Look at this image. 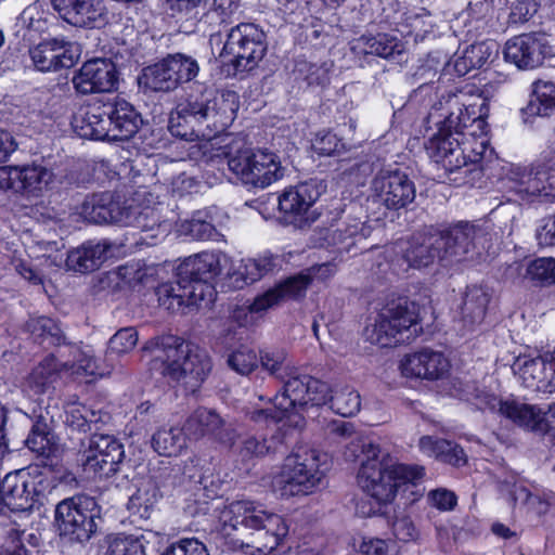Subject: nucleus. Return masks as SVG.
Masks as SVG:
<instances>
[{
  "label": "nucleus",
  "mask_w": 555,
  "mask_h": 555,
  "mask_svg": "<svg viewBox=\"0 0 555 555\" xmlns=\"http://www.w3.org/2000/svg\"><path fill=\"white\" fill-rule=\"evenodd\" d=\"M459 94L442 95L428 114V120L437 126V132L425 143L430 159L440 164L446 172L480 175L478 163L486 150L485 141L473 146L470 139L482 125L475 106L466 105Z\"/></svg>",
  "instance_id": "1"
},
{
  "label": "nucleus",
  "mask_w": 555,
  "mask_h": 555,
  "mask_svg": "<svg viewBox=\"0 0 555 555\" xmlns=\"http://www.w3.org/2000/svg\"><path fill=\"white\" fill-rule=\"evenodd\" d=\"M96 414L86 405L70 403L65 409L64 423L73 430L86 433L91 429V423L96 422Z\"/></svg>",
  "instance_id": "50"
},
{
  "label": "nucleus",
  "mask_w": 555,
  "mask_h": 555,
  "mask_svg": "<svg viewBox=\"0 0 555 555\" xmlns=\"http://www.w3.org/2000/svg\"><path fill=\"white\" fill-rule=\"evenodd\" d=\"M104 555H146L143 535L117 533L105 538Z\"/></svg>",
  "instance_id": "46"
},
{
  "label": "nucleus",
  "mask_w": 555,
  "mask_h": 555,
  "mask_svg": "<svg viewBox=\"0 0 555 555\" xmlns=\"http://www.w3.org/2000/svg\"><path fill=\"white\" fill-rule=\"evenodd\" d=\"M222 517V528L212 535L222 553L271 555L288 533V526L282 516L249 500L231 502Z\"/></svg>",
  "instance_id": "2"
},
{
  "label": "nucleus",
  "mask_w": 555,
  "mask_h": 555,
  "mask_svg": "<svg viewBox=\"0 0 555 555\" xmlns=\"http://www.w3.org/2000/svg\"><path fill=\"white\" fill-rule=\"evenodd\" d=\"M534 181L539 189L537 196H555V163H545L534 166Z\"/></svg>",
  "instance_id": "53"
},
{
  "label": "nucleus",
  "mask_w": 555,
  "mask_h": 555,
  "mask_svg": "<svg viewBox=\"0 0 555 555\" xmlns=\"http://www.w3.org/2000/svg\"><path fill=\"white\" fill-rule=\"evenodd\" d=\"M57 378L56 360L53 357H47L25 377L23 390L33 395H43L53 388Z\"/></svg>",
  "instance_id": "41"
},
{
  "label": "nucleus",
  "mask_w": 555,
  "mask_h": 555,
  "mask_svg": "<svg viewBox=\"0 0 555 555\" xmlns=\"http://www.w3.org/2000/svg\"><path fill=\"white\" fill-rule=\"evenodd\" d=\"M73 83L81 94L111 92L118 85L116 65L108 59L89 60L75 74Z\"/></svg>",
  "instance_id": "27"
},
{
  "label": "nucleus",
  "mask_w": 555,
  "mask_h": 555,
  "mask_svg": "<svg viewBox=\"0 0 555 555\" xmlns=\"http://www.w3.org/2000/svg\"><path fill=\"white\" fill-rule=\"evenodd\" d=\"M421 451L440 462L462 466L466 464L467 457L462 447L457 443L431 436H424L418 442Z\"/></svg>",
  "instance_id": "39"
},
{
  "label": "nucleus",
  "mask_w": 555,
  "mask_h": 555,
  "mask_svg": "<svg viewBox=\"0 0 555 555\" xmlns=\"http://www.w3.org/2000/svg\"><path fill=\"white\" fill-rule=\"evenodd\" d=\"M184 433L191 440H199L204 437L232 447L237 438L235 424L227 417H222L216 410L199 406L193 411L184 422Z\"/></svg>",
  "instance_id": "21"
},
{
  "label": "nucleus",
  "mask_w": 555,
  "mask_h": 555,
  "mask_svg": "<svg viewBox=\"0 0 555 555\" xmlns=\"http://www.w3.org/2000/svg\"><path fill=\"white\" fill-rule=\"evenodd\" d=\"M555 111V82L537 80L531 85L528 104L521 108L525 122L530 117H547Z\"/></svg>",
  "instance_id": "37"
},
{
  "label": "nucleus",
  "mask_w": 555,
  "mask_h": 555,
  "mask_svg": "<svg viewBox=\"0 0 555 555\" xmlns=\"http://www.w3.org/2000/svg\"><path fill=\"white\" fill-rule=\"evenodd\" d=\"M260 363L270 376L280 382H284L289 375H293L295 367L288 360L283 350H272L261 353Z\"/></svg>",
  "instance_id": "48"
},
{
  "label": "nucleus",
  "mask_w": 555,
  "mask_h": 555,
  "mask_svg": "<svg viewBox=\"0 0 555 555\" xmlns=\"http://www.w3.org/2000/svg\"><path fill=\"white\" fill-rule=\"evenodd\" d=\"M125 227H133L139 229L144 236L142 240H159L164 238L169 232V223L160 220V216L155 208L139 207L129 205L127 209V222Z\"/></svg>",
  "instance_id": "33"
},
{
  "label": "nucleus",
  "mask_w": 555,
  "mask_h": 555,
  "mask_svg": "<svg viewBox=\"0 0 555 555\" xmlns=\"http://www.w3.org/2000/svg\"><path fill=\"white\" fill-rule=\"evenodd\" d=\"M535 237L541 247L555 246V215L541 219L537 229Z\"/></svg>",
  "instance_id": "62"
},
{
  "label": "nucleus",
  "mask_w": 555,
  "mask_h": 555,
  "mask_svg": "<svg viewBox=\"0 0 555 555\" xmlns=\"http://www.w3.org/2000/svg\"><path fill=\"white\" fill-rule=\"evenodd\" d=\"M327 401L331 409L344 417H350L357 414L361 408V398L359 392L348 385L330 388Z\"/></svg>",
  "instance_id": "45"
},
{
  "label": "nucleus",
  "mask_w": 555,
  "mask_h": 555,
  "mask_svg": "<svg viewBox=\"0 0 555 555\" xmlns=\"http://www.w3.org/2000/svg\"><path fill=\"white\" fill-rule=\"evenodd\" d=\"M319 452L308 446H298L287 455L275 478L282 495H306L322 481Z\"/></svg>",
  "instance_id": "10"
},
{
  "label": "nucleus",
  "mask_w": 555,
  "mask_h": 555,
  "mask_svg": "<svg viewBox=\"0 0 555 555\" xmlns=\"http://www.w3.org/2000/svg\"><path fill=\"white\" fill-rule=\"evenodd\" d=\"M331 67L332 63L328 62L317 64L301 61L296 65V73L308 86L325 87L330 83Z\"/></svg>",
  "instance_id": "49"
},
{
  "label": "nucleus",
  "mask_w": 555,
  "mask_h": 555,
  "mask_svg": "<svg viewBox=\"0 0 555 555\" xmlns=\"http://www.w3.org/2000/svg\"><path fill=\"white\" fill-rule=\"evenodd\" d=\"M504 60L522 70L543 65L544 60L553 56V49L545 34H521L508 39L503 50Z\"/></svg>",
  "instance_id": "22"
},
{
  "label": "nucleus",
  "mask_w": 555,
  "mask_h": 555,
  "mask_svg": "<svg viewBox=\"0 0 555 555\" xmlns=\"http://www.w3.org/2000/svg\"><path fill=\"white\" fill-rule=\"evenodd\" d=\"M237 109L235 91L204 89L190 93L177 104L169 115L168 130L173 137L190 142L199 137L210 139L232 125Z\"/></svg>",
  "instance_id": "3"
},
{
  "label": "nucleus",
  "mask_w": 555,
  "mask_h": 555,
  "mask_svg": "<svg viewBox=\"0 0 555 555\" xmlns=\"http://www.w3.org/2000/svg\"><path fill=\"white\" fill-rule=\"evenodd\" d=\"M279 266V257L271 254H264L258 258H248L242 261L236 275H238L244 284H253L261 278L273 272Z\"/></svg>",
  "instance_id": "44"
},
{
  "label": "nucleus",
  "mask_w": 555,
  "mask_h": 555,
  "mask_svg": "<svg viewBox=\"0 0 555 555\" xmlns=\"http://www.w3.org/2000/svg\"><path fill=\"white\" fill-rule=\"evenodd\" d=\"M490 299L491 293L488 287L482 285L467 286L461 308L463 326L467 331H472L475 326L481 324Z\"/></svg>",
  "instance_id": "35"
},
{
  "label": "nucleus",
  "mask_w": 555,
  "mask_h": 555,
  "mask_svg": "<svg viewBox=\"0 0 555 555\" xmlns=\"http://www.w3.org/2000/svg\"><path fill=\"white\" fill-rule=\"evenodd\" d=\"M352 49L364 55H374L385 60L402 61L404 43L395 36L379 33L362 35L354 40Z\"/></svg>",
  "instance_id": "32"
},
{
  "label": "nucleus",
  "mask_w": 555,
  "mask_h": 555,
  "mask_svg": "<svg viewBox=\"0 0 555 555\" xmlns=\"http://www.w3.org/2000/svg\"><path fill=\"white\" fill-rule=\"evenodd\" d=\"M35 68L39 72H56L73 67L80 57V48L64 37L40 41L29 50Z\"/></svg>",
  "instance_id": "25"
},
{
  "label": "nucleus",
  "mask_w": 555,
  "mask_h": 555,
  "mask_svg": "<svg viewBox=\"0 0 555 555\" xmlns=\"http://www.w3.org/2000/svg\"><path fill=\"white\" fill-rule=\"evenodd\" d=\"M395 537L402 542L415 541L418 531L409 516L397 517L392 524Z\"/></svg>",
  "instance_id": "63"
},
{
  "label": "nucleus",
  "mask_w": 555,
  "mask_h": 555,
  "mask_svg": "<svg viewBox=\"0 0 555 555\" xmlns=\"http://www.w3.org/2000/svg\"><path fill=\"white\" fill-rule=\"evenodd\" d=\"M124 456V447L114 436L93 434L83 452V465L100 478H108L118 470Z\"/></svg>",
  "instance_id": "23"
},
{
  "label": "nucleus",
  "mask_w": 555,
  "mask_h": 555,
  "mask_svg": "<svg viewBox=\"0 0 555 555\" xmlns=\"http://www.w3.org/2000/svg\"><path fill=\"white\" fill-rule=\"evenodd\" d=\"M492 46L478 42L467 47L463 54L454 60V72L457 76H465L470 70L482 67L492 56Z\"/></svg>",
  "instance_id": "43"
},
{
  "label": "nucleus",
  "mask_w": 555,
  "mask_h": 555,
  "mask_svg": "<svg viewBox=\"0 0 555 555\" xmlns=\"http://www.w3.org/2000/svg\"><path fill=\"white\" fill-rule=\"evenodd\" d=\"M229 169L243 184L264 189L284 176L279 157L263 150H244L228 160Z\"/></svg>",
  "instance_id": "14"
},
{
  "label": "nucleus",
  "mask_w": 555,
  "mask_h": 555,
  "mask_svg": "<svg viewBox=\"0 0 555 555\" xmlns=\"http://www.w3.org/2000/svg\"><path fill=\"white\" fill-rule=\"evenodd\" d=\"M108 247L106 242L89 241L68 253L66 267L80 273L94 271L106 259Z\"/></svg>",
  "instance_id": "36"
},
{
  "label": "nucleus",
  "mask_w": 555,
  "mask_h": 555,
  "mask_svg": "<svg viewBox=\"0 0 555 555\" xmlns=\"http://www.w3.org/2000/svg\"><path fill=\"white\" fill-rule=\"evenodd\" d=\"M138 344V333L134 327H124L117 331L109 339L107 351L109 354H124L131 351Z\"/></svg>",
  "instance_id": "54"
},
{
  "label": "nucleus",
  "mask_w": 555,
  "mask_h": 555,
  "mask_svg": "<svg viewBox=\"0 0 555 555\" xmlns=\"http://www.w3.org/2000/svg\"><path fill=\"white\" fill-rule=\"evenodd\" d=\"M330 386L310 375H298L294 371L282 386L281 393L275 396L282 409L286 413L296 411L297 413L306 410L308 406H319L327 403Z\"/></svg>",
  "instance_id": "18"
},
{
  "label": "nucleus",
  "mask_w": 555,
  "mask_h": 555,
  "mask_svg": "<svg viewBox=\"0 0 555 555\" xmlns=\"http://www.w3.org/2000/svg\"><path fill=\"white\" fill-rule=\"evenodd\" d=\"M188 435L182 428L170 427L157 430L152 437L153 449L163 456H177L186 447Z\"/></svg>",
  "instance_id": "42"
},
{
  "label": "nucleus",
  "mask_w": 555,
  "mask_h": 555,
  "mask_svg": "<svg viewBox=\"0 0 555 555\" xmlns=\"http://www.w3.org/2000/svg\"><path fill=\"white\" fill-rule=\"evenodd\" d=\"M54 524L62 539L83 544L91 540L102 524L101 507L89 495L66 498L55 506Z\"/></svg>",
  "instance_id": "9"
},
{
  "label": "nucleus",
  "mask_w": 555,
  "mask_h": 555,
  "mask_svg": "<svg viewBox=\"0 0 555 555\" xmlns=\"http://www.w3.org/2000/svg\"><path fill=\"white\" fill-rule=\"evenodd\" d=\"M268 51L267 34L254 23H240L228 33L222 54L232 56L235 74L256 68Z\"/></svg>",
  "instance_id": "12"
},
{
  "label": "nucleus",
  "mask_w": 555,
  "mask_h": 555,
  "mask_svg": "<svg viewBox=\"0 0 555 555\" xmlns=\"http://www.w3.org/2000/svg\"><path fill=\"white\" fill-rule=\"evenodd\" d=\"M228 259L225 255L203 251L190 256L177 268L176 281L157 287L159 305L172 312L210 301L214 281L221 274Z\"/></svg>",
  "instance_id": "4"
},
{
  "label": "nucleus",
  "mask_w": 555,
  "mask_h": 555,
  "mask_svg": "<svg viewBox=\"0 0 555 555\" xmlns=\"http://www.w3.org/2000/svg\"><path fill=\"white\" fill-rule=\"evenodd\" d=\"M438 232L442 236L441 247L448 264L465 259L470 253L480 255L489 247L486 230L468 221L438 228Z\"/></svg>",
  "instance_id": "19"
},
{
  "label": "nucleus",
  "mask_w": 555,
  "mask_h": 555,
  "mask_svg": "<svg viewBox=\"0 0 555 555\" xmlns=\"http://www.w3.org/2000/svg\"><path fill=\"white\" fill-rule=\"evenodd\" d=\"M198 73V62L192 55L181 52L169 53L144 67L139 82L153 92L169 93L181 85L194 80Z\"/></svg>",
  "instance_id": "11"
},
{
  "label": "nucleus",
  "mask_w": 555,
  "mask_h": 555,
  "mask_svg": "<svg viewBox=\"0 0 555 555\" xmlns=\"http://www.w3.org/2000/svg\"><path fill=\"white\" fill-rule=\"evenodd\" d=\"M352 452H359V486L380 503L390 502L401 486L415 485L425 475L420 465L390 464L389 454L367 438L353 442Z\"/></svg>",
  "instance_id": "5"
},
{
  "label": "nucleus",
  "mask_w": 555,
  "mask_h": 555,
  "mask_svg": "<svg viewBox=\"0 0 555 555\" xmlns=\"http://www.w3.org/2000/svg\"><path fill=\"white\" fill-rule=\"evenodd\" d=\"M336 266L333 262L315 264L307 270L287 278L283 282L257 296L249 306L250 312L260 313L289 299H299L306 295L312 280H326L334 275Z\"/></svg>",
  "instance_id": "16"
},
{
  "label": "nucleus",
  "mask_w": 555,
  "mask_h": 555,
  "mask_svg": "<svg viewBox=\"0 0 555 555\" xmlns=\"http://www.w3.org/2000/svg\"><path fill=\"white\" fill-rule=\"evenodd\" d=\"M420 307L406 297L388 301L378 312L373 324L364 328V337L380 347L403 344L417 336Z\"/></svg>",
  "instance_id": "8"
},
{
  "label": "nucleus",
  "mask_w": 555,
  "mask_h": 555,
  "mask_svg": "<svg viewBox=\"0 0 555 555\" xmlns=\"http://www.w3.org/2000/svg\"><path fill=\"white\" fill-rule=\"evenodd\" d=\"M129 205L120 202L113 192L105 191L87 195L79 206V215L94 224H119L127 222Z\"/></svg>",
  "instance_id": "28"
},
{
  "label": "nucleus",
  "mask_w": 555,
  "mask_h": 555,
  "mask_svg": "<svg viewBox=\"0 0 555 555\" xmlns=\"http://www.w3.org/2000/svg\"><path fill=\"white\" fill-rule=\"evenodd\" d=\"M282 435H273L270 439L262 436L247 435L237 447V456L242 462L250 463L268 454L282 452Z\"/></svg>",
  "instance_id": "40"
},
{
  "label": "nucleus",
  "mask_w": 555,
  "mask_h": 555,
  "mask_svg": "<svg viewBox=\"0 0 555 555\" xmlns=\"http://www.w3.org/2000/svg\"><path fill=\"white\" fill-rule=\"evenodd\" d=\"M525 278L542 285L555 284V259L538 258L530 261Z\"/></svg>",
  "instance_id": "51"
},
{
  "label": "nucleus",
  "mask_w": 555,
  "mask_h": 555,
  "mask_svg": "<svg viewBox=\"0 0 555 555\" xmlns=\"http://www.w3.org/2000/svg\"><path fill=\"white\" fill-rule=\"evenodd\" d=\"M428 500L431 505L440 511H451L456 505V496L453 492L446 489L430 491Z\"/></svg>",
  "instance_id": "64"
},
{
  "label": "nucleus",
  "mask_w": 555,
  "mask_h": 555,
  "mask_svg": "<svg viewBox=\"0 0 555 555\" xmlns=\"http://www.w3.org/2000/svg\"><path fill=\"white\" fill-rule=\"evenodd\" d=\"M520 376L528 387L538 390L555 387V350L526 360L520 367Z\"/></svg>",
  "instance_id": "34"
},
{
  "label": "nucleus",
  "mask_w": 555,
  "mask_h": 555,
  "mask_svg": "<svg viewBox=\"0 0 555 555\" xmlns=\"http://www.w3.org/2000/svg\"><path fill=\"white\" fill-rule=\"evenodd\" d=\"M74 367L78 374L89 376H103L104 372L100 369L98 361L91 354L76 348Z\"/></svg>",
  "instance_id": "61"
},
{
  "label": "nucleus",
  "mask_w": 555,
  "mask_h": 555,
  "mask_svg": "<svg viewBox=\"0 0 555 555\" xmlns=\"http://www.w3.org/2000/svg\"><path fill=\"white\" fill-rule=\"evenodd\" d=\"M163 555H209L207 547L197 539H182L166 548Z\"/></svg>",
  "instance_id": "60"
},
{
  "label": "nucleus",
  "mask_w": 555,
  "mask_h": 555,
  "mask_svg": "<svg viewBox=\"0 0 555 555\" xmlns=\"http://www.w3.org/2000/svg\"><path fill=\"white\" fill-rule=\"evenodd\" d=\"M324 180L312 178L283 190L278 197V207L286 223L304 229L314 221L310 208L326 192Z\"/></svg>",
  "instance_id": "17"
},
{
  "label": "nucleus",
  "mask_w": 555,
  "mask_h": 555,
  "mask_svg": "<svg viewBox=\"0 0 555 555\" xmlns=\"http://www.w3.org/2000/svg\"><path fill=\"white\" fill-rule=\"evenodd\" d=\"M185 235L198 241H216L220 235L217 229L208 221L203 220L199 214L186 221L183 225Z\"/></svg>",
  "instance_id": "56"
},
{
  "label": "nucleus",
  "mask_w": 555,
  "mask_h": 555,
  "mask_svg": "<svg viewBox=\"0 0 555 555\" xmlns=\"http://www.w3.org/2000/svg\"><path fill=\"white\" fill-rule=\"evenodd\" d=\"M143 124L134 106L118 96L104 103H95L76 116L73 127L85 139L126 141L131 139Z\"/></svg>",
  "instance_id": "7"
},
{
  "label": "nucleus",
  "mask_w": 555,
  "mask_h": 555,
  "mask_svg": "<svg viewBox=\"0 0 555 555\" xmlns=\"http://www.w3.org/2000/svg\"><path fill=\"white\" fill-rule=\"evenodd\" d=\"M542 5V0H517L512 7L508 21L512 24L528 22Z\"/></svg>",
  "instance_id": "59"
},
{
  "label": "nucleus",
  "mask_w": 555,
  "mask_h": 555,
  "mask_svg": "<svg viewBox=\"0 0 555 555\" xmlns=\"http://www.w3.org/2000/svg\"><path fill=\"white\" fill-rule=\"evenodd\" d=\"M17 412L29 423V433L25 440L26 447L40 457V465L51 466L52 454L56 449L54 433V414L42 399L36 400Z\"/></svg>",
  "instance_id": "15"
},
{
  "label": "nucleus",
  "mask_w": 555,
  "mask_h": 555,
  "mask_svg": "<svg viewBox=\"0 0 555 555\" xmlns=\"http://www.w3.org/2000/svg\"><path fill=\"white\" fill-rule=\"evenodd\" d=\"M442 236L438 228L417 232L399 245L402 261L408 268L423 270L436 263L448 266L441 244Z\"/></svg>",
  "instance_id": "20"
},
{
  "label": "nucleus",
  "mask_w": 555,
  "mask_h": 555,
  "mask_svg": "<svg viewBox=\"0 0 555 555\" xmlns=\"http://www.w3.org/2000/svg\"><path fill=\"white\" fill-rule=\"evenodd\" d=\"M516 499H520L527 507L537 515H543L550 507L555 505V493L553 492H530L526 488L519 489Z\"/></svg>",
  "instance_id": "52"
},
{
  "label": "nucleus",
  "mask_w": 555,
  "mask_h": 555,
  "mask_svg": "<svg viewBox=\"0 0 555 555\" xmlns=\"http://www.w3.org/2000/svg\"><path fill=\"white\" fill-rule=\"evenodd\" d=\"M53 172L41 164L0 167V189L37 194L49 185Z\"/></svg>",
  "instance_id": "26"
},
{
  "label": "nucleus",
  "mask_w": 555,
  "mask_h": 555,
  "mask_svg": "<svg viewBox=\"0 0 555 555\" xmlns=\"http://www.w3.org/2000/svg\"><path fill=\"white\" fill-rule=\"evenodd\" d=\"M470 396L474 404L479 410H488L503 416L527 430L544 431L546 429L545 412L534 404L515 399L503 400L486 388L478 386L473 387Z\"/></svg>",
  "instance_id": "13"
},
{
  "label": "nucleus",
  "mask_w": 555,
  "mask_h": 555,
  "mask_svg": "<svg viewBox=\"0 0 555 555\" xmlns=\"http://www.w3.org/2000/svg\"><path fill=\"white\" fill-rule=\"evenodd\" d=\"M533 175L534 166L513 167L505 178V186L522 199L537 196L539 189H535L538 183L534 181Z\"/></svg>",
  "instance_id": "47"
},
{
  "label": "nucleus",
  "mask_w": 555,
  "mask_h": 555,
  "mask_svg": "<svg viewBox=\"0 0 555 555\" xmlns=\"http://www.w3.org/2000/svg\"><path fill=\"white\" fill-rule=\"evenodd\" d=\"M372 189L378 203L390 210L408 208L416 196L414 182L400 170L380 171L374 177Z\"/></svg>",
  "instance_id": "24"
},
{
  "label": "nucleus",
  "mask_w": 555,
  "mask_h": 555,
  "mask_svg": "<svg viewBox=\"0 0 555 555\" xmlns=\"http://www.w3.org/2000/svg\"><path fill=\"white\" fill-rule=\"evenodd\" d=\"M25 327L34 343L43 348L68 344L60 323L52 318L46 315L31 317L26 322Z\"/></svg>",
  "instance_id": "38"
},
{
  "label": "nucleus",
  "mask_w": 555,
  "mask_h": 555,
  "mask_svg": "<svg viewBox=\"0 0 555 555\" xmlns=\"http://www.w3.org/2000/svg\"><path fill=\"white\" fill-rule=\"evenodd\" d=\"M286 412L282 409L279 401H275V397L270 399L269 405L260 409L248 410L247 417L256 424H269L281 422L285 416Z\"/></svg>",
  "instance_id": "57"
},
{
  "label": "nucleus",
  "mask_w": 555,
  "mask_h": 555,
  "mask_svg": "<svg viewBox=\"0 0 555 555\" xmlns=\"http://www.w3.org/2000/svg\"><path fill=\"white\" fill-rule=\"evenodd\" d=\"M400 369L405 377L435 380L448 372L449 361L441 352L424 349L406 356Z\"/></svg>",
  "instance_id": "30"
},
{
  "label": "nucleus",
  "mask_w": 555,
  "mask_h": 555,
  "mask_svg": "<svg viewBox=\"0 0 555 555\" xmlns=\"http://www.w3.org/2000/svg\"><path fill=\"white\" fill-rule=\"evenodd\" d=\"M370 228L357 219L344 221L336 227L315 228L311 242L315 247H335L339 253H350L370 235Z\"/></svg>",
  "instance_id": "29"
},
{
  "label": "nucleus",
  "mask_w": 555,
  "mask_h": 555,
  "mask_svg": "<svg viewBox=\"0 0 555 555\" xmlns=\"http://www.w3.org/2000/svg\"><path fill=\"white\" fill-rule=\"evenodd\" d=\"M51 4L62 20L75 27L93 28L104 14L98 0H51Z\"/></svg>",
  "instance_id": "31"
},
{
  "label": "nucleus",
  "mask_w": 555,
  "mask_h": 555,
  "mask_svg": "<svg viewBox=\"0 0 555 555\" xmlns=\"http://www.w3.org/2000/svg\"><path fill=\"white\" fill-rule=\"evenodd\" d=\"M146 348L154 352L151 370L194 391L211 371L206 350L185 344L175 335L156 337Z\"/></svg>",
  "instance_id": "6"
},
{
  "label": "nucleus",
  "mask_w": 555,
  "mask_h": 555,
  "mask_svg": "<svg viewBox=\"0 0 555 555\" xmlns=\"http://www.w3.org/2000/svg\"><path fill=\"white\" fill-rule=\"evenodd\" d=\"M228 365L241 375H248L257 367L258 357L254 350L242 347L229 356Z\"/></svg>",
  "instance_id": "55"
},
{
  "label": "nucleus",
  "mask_w": 555,
  "mask_h": 555,
  "mask_svg": "<svg viewBox=\"0 0 555 555\" xmlns=\"http://www.w3.org/2000/svg\"><path fill=\"white\" fill-rule=\"evenodd\" d=\"M313 151L321 156L340 155L345 150V143L335 133H319L312 142Z\"/></svg>",
  "instance_id": "58"
}]
</instances>
